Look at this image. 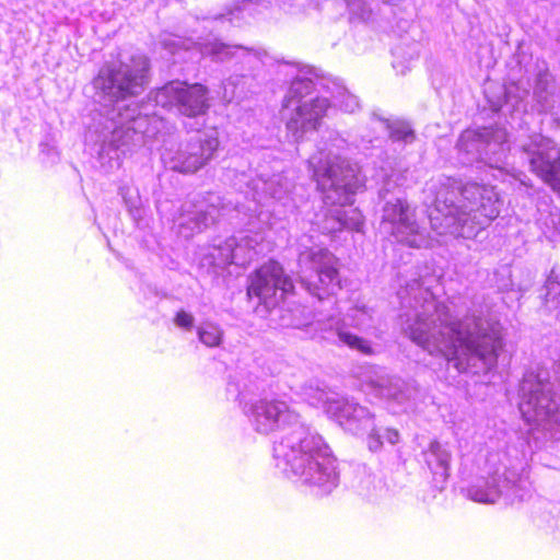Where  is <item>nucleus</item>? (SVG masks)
<instances>
[{
  "instance_id": "nucleus-1",
  "label": "nucleus",
  "mask_w": 560,
  "mask_h": 560,
  "mask_svg": "<svg viewBox=\"0 0 560 560\" xmlns=\"http://www.w3.org/2000/svg\"><path fill=\"white\" fill-rule=\"evenodd\" d=\"M436 346L447 361L457 360L459 349L465 354L475 355L485 361L498 357L501 340L482 331L481 318L472 316L465 326L460 320L446 323L436 338Z\"/></svg>"
},
{
  "instance_id": "nucleus-2",
  "label": "nucleus",
  "mask_w": 560,
  "mask_h": 560,
  "mask_svg": "<svg viewBox=\"0 0 560 560\" xmlns=\"http://www.w3.org/2000/svg\"><path fill=\"white\" fill-rule=\"evenodd\" d=\"M330 107L328 97L316 94L312 80H296L282 101V109L289 110L285 127L296 138L318 131Z\"/></svg>"
},
{
  "instance_id": "nucleus-3",
  "label": "nucleus",
  "mask_w": 560,
  "mask_h": 560,
  "mask_svg": "<svg viewBox=\"0 0 560 560\" xmlns=\"http://www.w3.org/2000/svg\"><path fill=\"white\" fill-rule=\"evenodd\" d=\"M150 61L132 56L128 62L107 63L94 78L95 88L113 102L139 95L149 82Z\"/></svg>"
},
{
  "instance_id": "nucleus-4",
  "label": "nucleus",
  "mask_w": 560,
  "mask_h": 560,
  "mask_svg": "<svg viewBox=\"0 0 560 560\" xmlns=\"http://www.w3.org/2000/svg\"><path fill=\"white\" fill-rule=\"evenodd\" d=\"M295 285L284 267L270 258L248 276L246 293L249 300H257V308L271 312L279 307L289 295L294 294Z\"/></svg>"
},
{
  "instance_id": "nucleus-5",
  "label": "nucleus",
  "mask_w": 560,
  "mask_h": 560,
  "mask_svg": "<svg viewBox=\"0 0 560 560\" xmlns=\"http://www.w3.org/2000/svg\"><path fill=\"white\" fill-rule=\"evenodd\" d=\"M155 102L163 108H177L183 116L196 118L210 108L209 89L202 83L172 80L156 89Z\"/></svg>"
},
{
  "instance_id": "nucleus-6",
  "label": "nucleus",
  "mask_w": 560,
  "mask_h": 560,
  "mask_svg": "<svg viewBox=\"0 0 560 560\" xmlns=\"http://www.w3.org/2000/svg\"><path fill=\"white\" fill-rule=\"evenodd\" d=\"M335 457L325 452L303 454L296 459L293 469L302 477V481L311 487H316V494L324 497L329 494L338 483L335 471Z\"/></svg>"
},
{
  "instance_id": "nucleus-7",
  "label": "nucleus",
  "mask_w": 560,
  "mask_h": 560,
  "mask_svg": "<svg viewBox=\"0 0 560 560\" xmlns=\"http://www.w3.org/2000/svg\"><path fill=\"white\" fill-rule=\"evenodd\" d=\"M306 261L311 275L307 279L308 289L319 299H325L341 289L338 270V258L328 249L310 250Z\"/></svg>"
},
{
  "instance_id": "nucleus-8",
  "label": "nucleus",
  "mask_w": 560,
  "mask_h": 560,
  "mask_svg": "<svg viewBox=\"0 0 560 560\" xmlns=\"http://www.w3.org/2000/svg\"><path fill=\"white\" fill-rule=\"evenodd\" d=\"M218 148L219 140L215 137L190 141L174 156L172 168L180 174H194L208 164Z\"/></svg>"
},
{
  "instance_id": "nucleus-9",
  "label": "nucleus",
  "mask_w": 560,
  "mask_h": 560,
  "mask_svg": "<svg viewBox=\"0 0 560 560\" xmlns=\"http://www.w3.org/2000/svg\"><path fill=\"white\" fill-rule=\"evenodd\" d=\"M463 194L465 199L475 206V210L480 211L486 218L495 219L499 215V196L493 186L468 184L463 188Z\"/></svg>"
},
{
  "instance_id": "nucleus-10",
  "label": "nucleus",
  "mask_w": 560,
  "mask_h": 560,
  "mask_svg": "<svg viewBox=\"0 0 560 560\" xmlns=\"http://www.w3.org/2000/svg\"><path fill=\"white\" fill-rule=\"evenodd\" d=\"M285 409L287 406L282 401H262L256 409L259 429L264 431L272 429Z\"/></svg>"
},
{
  "instance_id": "nucleus-11",
  "label": "nucleus",
  "mask_w": 560,
  "mask_h": 560,
  "mask_svg": "<svg viewBox=\"0 0 560 560\" xmlns=\"http://www.w3.org/2000/svg\"><path fill=\"white\" fill-rule=\"evenodd\" d=\"M343 172L342 167L336 163L326 161L314 172L316 180L323 189H337L342 187L339 175Z\"/></svg>"
},
{
  "instance_id": "nucleus-12",
  "label": "nucleus",
  "mask_w": 560,
  "mask_h": 560,
  "mask_svg": "<svg viewBox=\"0 0 560 560\" xmlns=\"http://www.w3.org/2000/svg\"><path fill=\"white\" fill-rule=\"evenodd\" d=\"M530 171L542 182L560 168V159H550L544 152L535 153L529 160Z\"/></svg>"
},
{
  "instance_id": "nucleus-13",
  "label": "nucleus",
  "mask_w": 560,
  "mask_h": 560,
  "mask_svg": "<svg viewBox=\"0 0 560 560\" xmlns=\"http://www.w3.org/2000/svg\"><path fill=\"white\" fill-rule=\"evenodd\" d=\"M387 218L395 223L404 226L412 224L409 205L402 199H396L385 206Z\"/></svg>"
},
{
  "instance_id": "nucleus-14",
  "label": "nucleus",
  "mask_w": 560,
  "mask_h": 560,
  "mask_svg": "<svg viewBox=\"0 0 560 560\" xmlns=\"http://www.w3.org/2000/svg\"><path fill=\"white\" fill-rule=\"evenodd\" d=\"M198 337L207 347H219L223 340V330L218 325L207 323L198 328Z\"/></svg>"
},
{
  "instance_id": "nucleus-15",
  "label": "nucleus",
  "mask_w": 560,
  "mask_h": 560,
  "mask_svg": "<svg viewBox=\"0 0 560 560\" xmlns=\"http://www.w3.org/2000/svg\"><path fill=\"white\" fill-rule=\"evenodd\" d=\"M337 336L345 345L351 349H355L365 355H372L374 353L370 342L358 335L346 330H338Z\"/></svg>"
},
{
  "instance_id": "nucleus-16",
  "label": "nucleus",
  "mask_w": 560,
  "mask_h": 560,
  "mask_svg": "<svg viewBox=\"0 0 560 560\" xmlns=\"http://www.w3.org/2000/svg\"><path fill=\"white\" fill-rule=\"evenodd\" d=\"M194 316L185 310H179L174 316V323L176 326L190 330L194 326Z\"/></svg>"
},
{
  "instance_id": "nucleus-17",
  "label": "nucleus",
  "mask_w": 560,
  "mask_h": 560,
  "mask_svg": "<svg viewBox=\"0 0 560 560\" xmlns=\"http://www.w3.org/2000/svg\"><path fill=\"white\" fill-rule=\"evenodd\" d=\"M544 183H546L560 197V168Z\"/></svg>"
}]
</instances>
